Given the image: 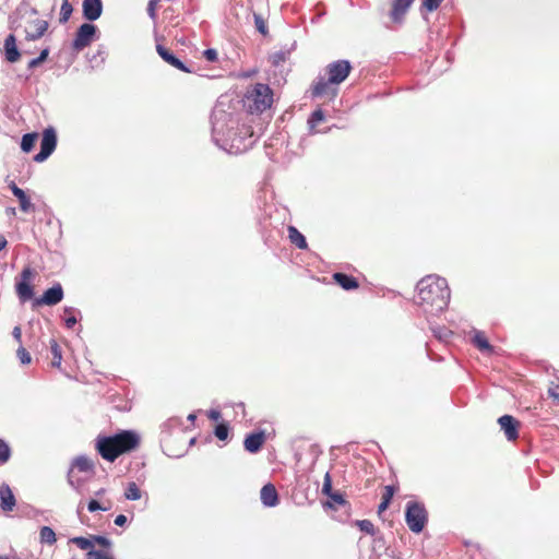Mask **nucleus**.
Here are the masks:
<instances>
[{
	"label": "nucleus",
	"instance_id": "1",
	"mask_svg": "<svg viewBox=\"0 0 559 559\" xmlns=\"http://www.w3.org/2000/svg\"><path fill=\"white\" fill-rule=\"evenodd\" d=\"M237 105L238 102L219 98L211 116L212 139L218 147L229 154L243 153L255 142L254 132L251 126L243 121Z\"/></svg>",
	"mask_w": 559,
	"mask_h": 559
},
{
	"label": "nucleus",
	"instance_id": "2",
	"mask_svg": "<svg viewBox=\"0 0 559 559\" xmlns=\"http://www.w3.org/2000/svg\"><path fill=\"white\" fill-rule=\"evenodd\" d=\"M449 301L450 288L445 278L427 275L418 282L415 302L425 313L437 316L447 309Z\"/></svg>",
	"mask_w": 559,
	"mask_h": 559
},
{
	"label": "nucleus",
	"instance_id": "3",
	"mask_svg": "<svg viewBox=\"0 0 559 559\" xmlns=\"http://www.w3.org/2000/svg\"><path fill=\"white\" fill-rule=\"evenodd\" d=\"M9 24L12 31H21L28 41L40 39L49 27L48 21L40 19L36 10L31 9L28 2H22L15 9L9 19Z\"/></svg>",
	"mask_w": 559,
	"mask_h": 559
},
{
	"label": "nucleus",
	"instance_id": "4",
	"mask_svg": "<svg viewBox=\"0 0 559 559\" xmlns=\"http://www.w3.org/2000/svg\"><path fill=\"white\" fill-rule=\"evenodd\" d=\"M139 442L138 433L123 430L114 436H98L95 440V449L104 460L114 462L119 455L135 449Z\"/></svg>",
	"mask_w": 559,
	"mask_h": 559
},
{
	"label": "nucleus",
	"instance_id": "5",
	"mask_svg": "<svg viewBox=\"0 0 559 559\" xmlns=\"http://www.w3.org/2000/svg\"><path fill=\"white\" fill-rule=\"evenodd\" d=\"M352 71V64L348 60H336L325 67L326 76L319 75L312 84V97L324 95L334 98L337 95V86L344 82Z\"/></svg>",
	"mask_w": 559,
	"mask_h": 559
},
{
	"label": "nucleus",
	"instance_id": "6",
	"mask_svg": "<svg viewBox=\"0 0 559 559\" xmlns=\"http://www.w3.org/2000/svg\"><path fill=\"white\" fill-rule=\"evenodd\" d=\"M95 462L86 455H78L71 461L67 474L68 484L79 493H85V483L95 476Z\"/></svg>",
	"mask_w": 559,
	"mask_h": 559
},
{
	"label": "nucleus",
	"instance_id": "7",
	"mask_svg": "<svg viewBox=\"0 0 559 559\" xmlns=\"http://www.w3.org/2000/svg\"><path fill=\"white\" fill-rule=\"evenodd\" d=\"M273 103V91L267 84L257 83L247 90L242 106L247 112L262 114L271 107Z\"/></svg>",
	"mask_w": 559,
	"mask_h": 559
},
{
	"label": "nucleus",
	"instance_id": "8",
	"mask_svg": "<svg viewBox=\"0 0 559 559\" xmlns=\"http://www.w3.org/2000/svg\"><path fill=\"white\" fill-rule=\"evenodd\" d=\"M405 521L413 533H420L428 521V513L424 504L408 501L405 510Z\"/></svg>",
	"mask_w": 559,
	"mask_h": 559
},
{
	"label": "nucleus",
	"instance_id": "9",
	"mask_svg": "<svg viewBox=\"0 0 559 559\" xmlns=\"http://www.w3.org/2000/svg\"><path fill=\"white\" fill-rule=\"evenodd\" d=\"M57 134L53 128L49 127L44 130L40 142V151L34 156L36 163L45 162L56 150Z\"/></svg>",
	"mask_w": 559,
	"mask_h": 559
},
{
	"label": "nucleus",
	"instance_id": "10",
	"mask_svg": "<svg viewBox=\"0 0 559 559\" xmlns=\"http://www.w3.org/2000/svg\"><path fill=\"white\" fill-rule=\"evenodd\" d=\"M96 32L97 27L94 24H82L75 33V37L72 41V48L75 51H81L87 46H90L95 38Z\"/></svg>",
	"mask_w": 559,
	"mask_h": 559
},
{
	"label": "nucleus",
	"instance_id": "11",
	"mask_svg": "<svg viewBox=\"0 0 559 559\" xmlns=\"http://www.w3.org/2000/svg\"><path fill=\"white\" fill-rule=\"evenodd\" d=\"M34 277V271L25 267L21 273V281L16 283V293L22 301L31 299L34 295L31 282Z\"/></svg>",
	"mask_w": 559,
	"mask_h": 559
},
{
	"label": "nucleus",
	"instance_id": "12",
	"mask_svg": "<svg viewBox=\"0 0 559 559\" xmlns=\"http://www.w3.org/2000/svg\"><path fill=\"white\" fill-rule=\"evenodd\" d=\"M63 298V289L60 284H55L48 288L40 298L34 301V306L47 305L55 306L59 304Z\"/></svg>",
	"mask_w": 559,
	"mask_h": 559
},
{
	"label": "nucleus",
	"instance_id": "13",
	"mask_svg": "<svg viewBox=\"0 0 559 559\" xmlns=\"http://www.w3.org/2000/svg\"><path fill=\"white\" fill-rule=\"evenodd\" d=\"M16 506V499L8 484L0 485V513L9 515Z\"/></svg>",
	"mask_w": 559,
	"mask_h": 559
},
{
	"label": "nucleus",
	"instance_id": "14",
	"mask_svg": "<svg viewBox=\"0 0 559 559\" xmlns=\"http://www.w3.org/2000/svg\"><path fill=\"white\" fill-rule=\"evenodd\" d=\"M414 0H393L392 8L390 11V17L394 23L402 24L404 22L405 15Z\"/></svg>",
	"mask_w": 559,
	"mask_h": 559
},
{
	"label": "nucleus",
	"instance_id": "15",
	"mask_svg": "<svg viewBox=\"0 0 559 559\" xmlns=\"http://www.w3.org/2000/svg\"><path fill=\"white\" fill-rule=\"evenodd\" d=\"M501 429L509 441H514L519 437L518 426L519 423L511 415H503L498 419Z\"/></svg>",
	"mask_w": 559,
	"mask_h": 559
},
{
	"label": "nucleus",
	"instance_id": "16",
	"mask_svg": "<svg viewBox=\"0 0 559 559\" xmlns=\"http://www.w3.org/2000/svg\"><path fill=\"white\" fill-rule=\"evenodd\" d=\"M82 9L83 16L87 21H95L102 15L103 12L102 0H83Z\"/></svg>",
	"mask_w": 559,
	"mask_h": 559
},
{
	"label": "nucleus",
	"instance_id": "17",
	"mask_svg": "<svg viewBox=\"0 0 559 559\" xmlns=\"http://www.w3.org/2000/svg\"><path fill=\"white\" fill-rule=\"evenodd\" d=\"M157 53L160 56V58L169 63L170 66L175 67L176 69L190 73L191 70L185 66L182 61H180L171 51H169L167 48H165L162 45L156 46Z\"/></svg>",
	"mask_w": 559,
	"mask_h": 559
},
{
	"label": "nucleus",
	"instance_id": "18",
	"mask_svg": "<svg viewBox=\"0 0 559 559\" xmlns=\"http://www.w3.org/2000/svg\"><path fill=\"white\" fill-rule=\"evenodd\" d=\"M265 441V432L263 430L250 433L243 441L246 451L257 453Z\"/></svg>",
	"mask_w": 559,
	"mask_h": 559
},
{
	"label": "nucleus",
	"instance_id": "19",
	"mask_svg": "<svg viewBox=\"0 0 559 559\" xmlns=\"http://www.w3.org/2000/svg\"><path fill=\"white\" fill-rule=\"evenodd\" d=\"M260 498L265 507H275L278 503V495L276 488L272 484H266L260 491Z\"/></svg>",
	"mask_w": 559,
	"mask_h": 559
},
{
	"label": "nucleus",
	"instance_id": "20",
	"mask_svg": "<svg viewBox=\"0 0 559 559\" xmlns=\"http://www.w3.org/2000/svg\"><path fill=\"white\" fill-rule=\"evenodd\" d=\"M5 58L9 62H16L20 58V51L16 47V38L10 34L4 40Z\"/></svg>",
	"mask_w": 559,
	"mask_h": 559
},
{
	"label": "nucleus",
	"instance_id": "21",
	"mask_svg": "<svg viewBox=\"0 0 559 559\" xmlns=\"http://www.w3.org/2000/svg\"><path fill=\"white\" fill-rule=\"evenodd\" d=\"M33 4L31 9L36 10V13L50 16L55 11L57 0H31Z\"/></svg>",
	"mask_w": 559,
	"mask_h": 559
},
{
	"label": "nucleus",
	"instance_id": "22",
	"mask_svg": "<svg viewBox=\"0 0 559 559\" xmlns=\"http://www.w3.org/2000/svg\"><path fill=\"white\" fill-rule=\"evenodd\" d=\"M181 424L182 423L178 418H169L162 425V442L164 443L165 449L168 447L167 439L171 436L173 430H180L179 428Z\"/></svg>",
	"mask_w": 559,
	"mask_h": 559
},
{
	"label": "nucleus",
	"instance_id": "23",
	"mask_svg": "<svg viewBox=\"0 0 559 559\" xmlns=\"http://www.w3.org/2000/svg\"><path fill=\"white\" fill-rule=\"evenodd\" d=\"M472 343L483 353H491L492 346L481 331L474 330Z\"/></svg>",
	"mask_w": 559,
	"mask_h": 559
},
{
	"label": "nucleus",
	"instance_id": "24",
	"mask_svg": "<svg viewBox=\"0 0 559 559\" xmlns=\"http://www.w3.org/2000/svg\"><path fill=\"white\" fill-rule=\"evenodd\" d=\"M333 278L345 290H350L358 287V282L350 275L344 273H335Z\"/></svg>",
	"mask_w": 559,
	"mask_h": 559
},
{
	"label": "nucleus",
	"instance_id": "25",
	"mask_svg": "<svg viewBox=\"0 0 559 559\" xmlns=\"http://www.w3.org/2000/svg\"><path fill=\"white\" fill-rule=\"evenodd\" d=\"M288 237L290 241L296 245L299 249H306L307 248V241L305 236L294 226L288 227Z\"/></svg>",
	"mask_w": 559,
	"mask_h": 559
},
{
	"label": "nucleus",
	"instance_id": "26",
	"mask_svg": "<svg viewBox=\"0 0 559 559\" xmlns=\"http://www.w3.org/2000/svg\"><path fill=\"white\" fill-rule=\"evenodd\" d=\"M39 542L43 545H53L57 542L55 531L49 526H43L39 531Z\"/></svg>",
	"mask_w": 559,
	"mask_h": 559
},
{
	"label": "nucleus",
	"instance_id": "27",
	"mask_svg": "<svg viewBox=\"0 0 559 559\" xmlns=\"http://www.w3.org/2000/svg\"><path fill=\"white\" fill-rule=\"evenodd\" d=\"M329 500L323 503L325 509H335L336 507H347L348 503L340 492H333L329 496Z\"/></svg>",
	"mask_w": 559,
	"mask_h": 559
},
{
	"label": "nucleus",
	"instance_id": "28",
	"mask_svg": "<svg viewBox=\"0 0 559 559\" xmlns=\"http://www.w3.org/2000/svg\"><path fill=\"white\" fill-rule=\"evenodd\" d=\"M356 525L358 528L371 536H374V540H378L377 535L379 534V531L374 527L373 523L369 520H358L356 521Z\"/></svg>",
	"mask_w": 559,
	"mask_h": 559
},
{
	"label": "nucleus",
	"instance_id": "29",
	"mask_svg": "<svg viewBox=\"0 0 559 559\" xmlns=\"http://www.w3.org/2000/svg\"><path fill=\"white\" fill-rule=\"evenodd\" d=\"M141 497L142 492L139 486L134 481L129 483L124 490V498L127 500L135 501L141 499Z\"/></svg>",
	"mask_w": 559,
	"mask_h": 559
},
{
	"label": "nucleus",
	"instance_id": "30",
	"mask_svg": "<svg viewBox=\"0 0 559 559\" xmlns=\"http://www.w3.org/2000/svg\"><path fill=\"white\" fill-rule=\"evenodd\" d=\"M50 350H51V354H52L51 365L53 367L59 368L61 366V361H62V354H61L60 346L58 345L57 341L53 340V338L50 340Z\"/></svg>",
	"mask_w": 559,
	"mask_h": 559
},
{
	"label": "nucleus",
	"instance_id": "31",
	"mask_svg": "<svg viewBox=\"0 0 559 559\" xmlns=\"http://www.w3.org/2000/svg\"><path fill=\"white\" fill-rule=\"evenodd\" d=\"M72 12H73V7L69 2V0H62L61 8H60L59 22L61 24L67 23L69 21V19L71 17Z\"/></svg>",
	"mask_w": 559,
	"mask_h": 559
},
{
	"label": "nucleus",
	"instance_id": "32",
	"mask_svg": "<svg viewBox=\"0 0 559 559\" xmlns=\"http://www.w3.org/2000/svg\"><path fill=\"white\" fill-rule=\"evenodd\" d=\"M36 140H37L36 133L24 134L22 138V141H21L22 151L25 153H29L33 150Z\"/></svg>",
	"mask_w": 559,
	"mask_h": 559
},
{
	"label": "nucleus",
	"instance_id": "33",
	"mask_svg": "<svg viewBox=\"0 0 559 559\" xmlns=\"http://www.w3.org/2000/svg\"><path fill=\"white\" fill-rule=\"evenodd\" d=\"M63 312L66 314L64 317V324L68 329H72L76 322H78V319L75 317V313L79 312L75 308H72V307H66L63 309Z\"/></svg>",
	"mask_w": 559,
	"mask_h": 559
},
{
	"label": "nucleus",
	"instance_id": "34",
	"mask_svg": "<svg viewBox=\"0 0 559 559\" xmlns=\"http://www.w3.org/2000/svg\"><path fill=\"white\" fill-rule=\"evenodd\" d=\"M11 457V448L7 441L0 438V466L4 465Z\"/></svg>",
	"mask_w": 559,
	"mask_h": 559
},
{
	"label": "nucleus",
	"instance_id": "35",
	"mask_svg": "<svg viewBox=\"0 0 559 559\" xmlns=\"http://www.w3.org/2000/svg\"><path fill=\"white\" fill-rule=\"evenodd\" d=\"M393 495H394L393 487L392 486H386L385 487V491H384V493L382 496V501H381V503L378 507V511L379 512L384 511L389 507Z\"/></svg>",
	"mask_w": 559,
	"mask_h": 559
},
{
	"label": "nucleus",
	"instance_id": "36",
	"mask_svg": "<svg viewBox=\"0 0 559 559\" xmlns=\"http://www.w3.org/2000/svg\"><path fill=\"white\" fill-rule=\"evenodd\" d=\"M323 120H324V112H323V110H322V109H320V108L316 109V110L311 114V116L309 117V119H308V124H309L310 130H313V129H314V127H316L318 123L322 122Z\"/></svg>",
	"mask_w": 559,
	"mask_h": 559
},
{
	"label": "nucleus",
	"instance_id": "37",
	"mask_svg": "<svg viewBox=\"0 0 559 559\" xmlns=\"http://www.w3.org/2000/svg\"><path fill=\"white\" fill-rule=\"evenodd\" d=\"M73 544H75L80 549L83 550H93V540L92 538L86 537H74L71 540Z\"/></svg>",
	"mask_w": 559,
	"mask_h": 559
},
{
	"label": "nucleus",
	"instance_id": "38",
	"mask_svg": "<svg viewBox=\"0 0 559 559\" xmlns=\"http://www.w3.org/2000/svg\"><path fill=\"white\" fill-rule=\"evenodd\" d=\"M20 202V209L21 211L28 213L32 210H34V205L32 204L29 198L26 195L25 191L17 197Z\"/></svg>",
	"mask_w": 559,
	"mask_h": 559
},
{
	"label": "nucleus",
	"instance_id": "39",
	"mask_svg": "<svg viewBox=\"0 0 559 559\" xmlns=\"http://www.w3.org/2000/svg\"><path fill=\"white\" fill-rule=\"evenodd\" d=\"M110 503H108V506H105V504H100L97 500L95 499H92L88 503H87V510L88 512L93 513V512H96V511H108L110 509Z\"/></svg>",
	"mask_w": 559,
	"mask_h": 559
},
{
	"label": "nucleus",
	"instance_id": "40",
	"mask_svg": "<svg viewBox=\"0 0 559 559\" xmlns=\"http://www.w3.org/2000/svg\"><path fill=\"white\" fill-rule=\"evenodd\" d=\"M48 53H49V50L47 48L41 50V52L39 53V56L37 58H34L28 62V68L34 69V68L38 67L41 62H44L46 60V58L48 57Z\"/></svg>",
	"mask_w": 559,
	"mask_h": 559
},
{
	"label": "nucleus",
	"instance_id": "41",
	"mask_svg": "<svg viewBox=\"0 0 559 559\" xmlns=\"http://www.w3.org/2000/svg\"><path fill=\"white\" fill-rule=\"evenodd\" d=\"M16 356L23 365H27L32 361L29 353L23 346L17 348Z\"/></svg>",
	"mask_w": 559,
	"mask_h": 559
},
{
	"label": "nucleus",
	"instance_id": "42",
	"mask_svg": "<svg viewBox=\"0 0 559 559\" xmlns=\"http://www.w3.org/2000/svg\"><path fill=\"white\" fill-rule=\"evenodd\" d=\"M432 332L440 341H448L452 335V332L445 328L432 329Z\"/></svg>",
	"mask_w": 559,
	"mask_h": 559
},
{
	"label": "nucleus",
	"instance_id": "43",
	"mask_svg": "<svg viewBox=\"0 0 559 559\" xmlns=\"http://www.w3.org/2000/svg\"><path fill=\"white\" fill-rule=\"evenodd\" d=\"M214 433L219 440H226L228 438V427L225 424H218Z\"/></svg>",
	"mask_w": 559,
	"mask_h": 559
},
{
	"label": "nucleus",
	"instance_id": "44",
	"mask_svg": "<svg viewBox=\"0 0 559 559\" xmlns=\"http://www.w3.org/2000/svg\"><path fill=\"white\" fill-rule=\"evenodd\" d=\"M443 0H421V5L427 11L432 12L436 11Z\"/></svg>",
	"mask_w": 559,
	"mask_h": 559
},
{
	"label": "nucleus",
	"instance_id": "45",
	"mask_svg": "<svg viewBox=\"0 0 559 559\" xmlns=\"http://www.w3.org/2000/svg\"><path fill=\"white\" fill-rule=\"evenodd\" d=\"M333 492L334 491L332 490V478L330 476V473H326L323 480L322 493L329 497Z\"/></svg>",
	"mask_w": 559,
	"mask_h": 559
},
{
	"label": "nucleus",
	"instance_id": "46",
	"mask_svg": "<svg viewBox=\"0 0 559 559\" xmlns=\"http://www.w3.org/2000/svg\"><path fill=\"white\" fill-rule=\"evenodd\" d=\"M88 559H114V557L107 552L102 550H90L87 552Z\"/></svg>",
	"mask_w": 559,
	"mask_h": 559
},
{
	"label": "nucleus",
	"instance_id": "47",
	"mask_svg": "<svg viewBox=\"0 0 559 559\" xmlns=\"http://www.w3.org/2000/svg\"><path fill=\"white\" fill-rule=\"evenodd\" d=\"M93 544L96 543L102 547L109 548L111 546V542L109 538L102 535L92 536Z\"/></svg>",
	"mask_w": 559,
	"mask_h": 559
},
{
	"label": "nucleus",
	"instance_id": "48",
	"mask_svg": "<svg viewBox=\"0 0 559 559\" xmlns=\"http://www.w3.org/2000/svg\"><path fill=\"white\" fill-rule=\"evenodd\" d=\"M254 24H255V27L261 33V34H266V25H265V22L263 20V17L259 14H254Z\"/></svg>",
	"mask_w": 559,
	"mask_h": 559
},
{
	"label": "nucleus",
	"instance_id": "49",
	"mask_svg": "<svg viewBox=\"0 0 559 559\" xmlns=\"http://www.w3.org/2000/svg\"><path fill=\"white\" fill-rule=\"evenodd\" d=\"M286 55L283 51L275 52L271 56L272 64L280 66L285 61Z\"/></svg>",
	"mask_w": 559,
	"mask_h": 559
},
{
	"label": "nucleus",
	"instance_id": "50",
	"mask_svg": "<svg viewBox=\"0 0 559 559\" xmlns=\"http://www.w3.org/2000/svg\"><path fill=\"white\" fill-rule=\"evenodd\" d=\"M157 2H158V0H150L148 4H147V14L153 20L156 19V4H157Z\"/></svg>",
	"mask_w": 559,
	"mask_h": 559
},
{
	"label": "nucleus",
	"instance_id": "51",
	"mask_svg": "<svg viewBox=\"0 0 559 559\" xmlns=\"http://www.w3.org/2000/svg\"><path fill=\"white\" fill-rule=\"evenodd\" d=\"M205 59L210 62H215L217 60V51L213 48H209L203 52Z\"/></svg>",
	"mask_w": 559,
	"mask_h": 559
},
{
	"label": "nucleus",
	"instance_id": "52",
	"mask_svg": "<svg viewBox=\"0 0 559 559\" xmlns=\"http://www.w3.org/2000/svg\"><path fill=\"white\" fill-rule=\"evenodd\" d=\"M548 394L554 400H557L559 402V385H554L548 389Z\"/></svg>",
	"mask_w": 559,
	"mask_h": 559
},
{
	"label": "nucleus",
	"instance_id": "53",
	"mask_svg": "<svg viewBox=\"0 0 559 559\" xmlns=\"http://www.w3.org/2000/svg\"><path fill=\"white\" fill-rule=\"evenodd\" d=\"M9 188L16 198L24 192V190L19 188L14 181L10 182Z\"/></svg>",
	"mask_w": 559,
	"mask_h": 559
},
{
	"label": "nucleus",
	"instance_id": "54",
	"mask_svg": "<svg viewBox=\"0 0 559 559\" xmlns=\"http://www.w3.org/2000/svg\"><path fill=\"white\" fill-rule=\"evenodd\" d=\"M9 188L16 198L24 192V190L19 188L14 181L10 182Z\"/></svg>",
	"mask_w": 559,
	"mask_h": 559
},
{
	"label": "nucleus",
	"instance_id": "55",
	"mask_svg": "<svg viewBox=\"0 0 559 559\" xmlns=\"http://www.w3.org/2000/svg\"><path fill=\"white\" fill-rule=\"evenodd\" d=\"M128 522V519L123 514H119L115 519V524L118 526H123Z\"/></svg>",
	"mask_w": 559,
	"mask_h": 559
},
{
	"label": "nucleus",
	"instance_id": "56",
	"mask_svg": "<svg viewBox=\"0 0 559 559\" xmlns=\"http://www.w3.org/2000/svg\"><path fill=\"white\" fill-rule=\"evenodd\" d=\"M207 416L210 419L217 421L221 418V412L217 409H211Z\"/></svg>",
	"mask_w": 559,
	"mask_h": 559
},
{
	"label": "nucleus",
	"instance_id": "57",
	"mask_svg": "<svg viewBox=\"0 0 559 559\" xmlns=\"http://www.w3.org/2000/svg\"><path fill=\"white\" fill-rule=\"evenodd\" d=\"M12 335L14 340H16L19 343L22 341V331L20 326H15L12 331Z\"/></svg>",
	"mask_w": 559,
	"mask_h": 559
},
{
	"label": "nucleus",
	"instance_id": "58",
	"mask_svg": "<svg viewBox=\"0 0 559 559\" xmlns=\"http://www.w3.org/2000/svg\"><path fill=\"white\" fill-rule=\"evenodd\" d=\"M8 241L4 236L0 235V252L7 247Z\"/></svg>",
	"mask_w": 559,
	"mask_h": 559
},
{
	"label": "nucleus",
	"instance_id": "59",
	"mask_svg": "<svg viewBox=\"0 0 559 559\" xmlns=\"http://www.w3.org/2000/svg\"><path fill=\"white\" fill-rule=\"evenodd\" d=\"M105 491H106V490H105V488H100L99 490H97V491L95 492V496L99 497V496L104 495V493H105Z\"/></svg>",
	"mask_w": 559,
	"mask_h": 559
},
{
	"label": "nucleus",
	"instance_id": "60",
	"mask_svg": "<svg viewBox=\"0 0 559 559\" xmlns=\"http://www.w3.org/2000/svg\"><path fill=\"white\" fill-rule=\"evenodd\" d=\"M195 418H197L195 414H190V415L188 416V420H190V421H194V420H195Z\"/></svg>",
	"mask_w": 559,
	"mask_h": 559
},
{
	"label": "nucleus",
	"instance_id": "61",
	"mask_svg": "<svg viewBox=\"0 0 559 559\" xmlns=\"http://www.w3.org/2000/svg\"><path fill=\"white\" fill-rule=\"evenodd\" d=\"M165 452L168 456H181L182 455V453H178V454L169 453V452H167V450H165Z\"/></svg>",
	"mask_w": 559,
	"mask_h": 559
},
{
	"label": "nucleus",
	"instance_id": "62",
	"mask_svg": "<svg viewBox=\"0 0 559 559\" xmlns=\"http://www.w3.org/2000/svg\"><path fill=\"white\" fill-rule=\"evenodd\" d=\"M7 212L11 215H14L15 214V209L11 207V209H8Z\"/></svg>",
	"mask_w": 559,
	"mask_h": 559
},
{
	"label": "nucleus",
	"instance_id": "63",
	"mask_svg": "<svg viewBox=\"0 0 559 559\" xmlns=\"http://www.w3.org/2000/svg\"><path fill=\"white\" fill-rule=\"evenodd\" d=\"M237 406L242 408V409L245 408V404L243 403H239Z\"/></svg>",
	"mask_w": 559,
	"mask_h": 559
}]
</instances>
